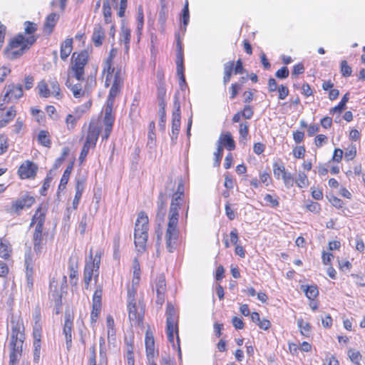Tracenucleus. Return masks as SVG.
I'll use <instances>...</instances> for the list:
<instances>
[{"instance_id":"obj_1","label":"nucleus","mask_w":365,"mask_h":365,"mask_svg":"<svg viewBox=\"0 0 365 365\" xmlns=\"http://www.w3.org/2000/svg\"><path fill=\"white\" fill-rule=\"evenodd\" d=\"M115 54L111 50L102 64V76L105 78V86L109 87V92L120 95L122 93L125 72L121 66H114Z\"/></svg>"},{"instance_id":"obj_2","label":"nucleus","mask_w":365,"mask_h":365,"mask_svg":"<svg viewBox=\"0 0 365 365\" xmlns=\"http://www.w3.org/2000/svg\"><path fill=\"white\" fill-rule=\"evenodd\" d=\"M36 41V38L26 37V35L19 33L9 40L4 55L10 60L16 59L29 50Z\"/></svg>"},{"instance_id":"obj_3","label":"nucleus","mask_w":365,"mask_h":365,"mask_svg":"<svg viewBox=\"0 0 365 365\" xmlns=\"http://www.w3.org/2000/svg\"><path fill=\"white\" fill-rule=\"evenodd\" d=\"M90 61V53L88 50L83 49L72 53L71 63L68 68V76L78 81H83L85 76V68Z\"/></svg>"},{"instance_id":"obj_4","label":"nucleus","mask_w":365,"mask_h":365,"mask_svg":"<svg viewBox=\"0 0 365 365\" xmlns=\"http://www.w3.org/2000/svg\"><path fill=\"white\" fill-rule=\"evenodd\" d=\"M36 89L41 98L53 97L57 100L63 98L60 84L56 77L41 79L38 82Z\"/></svg>"},{"instance_id":"obj_5","label":"nucleus","mask_w":365,"mask_h":365,"mask_svg":"<svg viewBox=\"0 0 365 365\" xmlns=\"http://www.w3.org/2000/svg\"><path fill=\"white\" fill-rule=\"evenodd\" d=\"M166 332L168 339L170 343H174V331L177 335V341L179 343L180 339L178 336V318L176 315V310L171 302L167 303L166 308Z\"/></svg>"},{"instance_id":"obj_6","label":"nucleus","mask_w":365,"mask_h":365,"mask_svg":"<svg viewBox=\"0 0 365 365\" xmlns=\"http://www.w3.org/2000/svg\"><path fill=\"white\" fill-rule=\"evenodd\" d=\"M223 84L227 85L231 80L232 75L242 74L245 71L243 62L241 58L236 61H229L223 65Z\"/></svg>"},{"instance_id":"obj_7","label":"nucleus","mask_w":365,"mask_h":365,"mask_svg":"<svg viewBox=\"0 0 365 365\" xmlns=\"http://www.w3.org/2000/svg\"><path fill=\"white\" fill-rule=\"evenodd\" d=\"M168 228L165 232L166 247L169 252H173L175 249V242L178 237V230L177 225L178 223V217H168Z\"/></svg>"},{"instance_id":"obj_8","label":"nucleus","mask_w":365,"mask_h":365,"mask_svg":"<svg viewBox=\"0 0 365 365\" xmlns=\"http://www.w3.org/2000/svg\"><path fill=\"white\" fill-rule=\"evenodd\" d=\"M101 125L100 116L96 119L93 118L91 120L85 143L92 145V148L96 147L101 130Z\"/></svg>"},{"instance_id":"obj_9","label":"nucleus","mask_w":365,"mask_h":365,"mask_svg":"<svg viewBox=\"0 0 365 365\" xmlns=\"http://www.w3.org/2000/svg\"><path fill=\"white\" fill-rule=\"evenodd\" d=\"M35 201L34 197L30 195L29 192H26L21 194L20 198L12 202L11 210L19 215L23 209L29 208L35 203Z\"/></svg>"},{"instance_id":"obj_10","label":"nucleus","mask_w":365,"mask_h":365,"mask_svg":"<svg viewBox=\"0 0 365 365\" xmlns=\"http://www.w3.org/2000/svg\"><path fill=\"white\" fill-rule=\"evenodd\" d=\"M73 315L69 309L65 311L64 324L63 333L66 337V344L68 350H70L72 346V330L73 327Z\"/></svg>"},{"instance_id":"obj_11","label":"nucleus","mask_w":365,"mask_h":365,"mask_svg":"<svg viewBox=\"0 0 365 365\" xmlns=\"http://www.w3.org/2000/svg\"><path fill=\"white\" fill-rule=\"evenodd\" d=\"M149 220L146 213L141 211L138 213V219L135 225L134 237L145 235L148 236Z\"/></svg>"},{"instance_id":"obj_12","label":"nucleus","mask_w":365,"mask_h":365,"mask_svg":"<svg viewBox=\"0 0 365 365\" xmlns=\"http://www.w3.org/2000/svg\"><path fill=\"white\" fill-rule=\"evenodd\" d=\"M102 13L105 24H110L109 35L112 38H114L115 34V25L113 22L112 9L111 6H110L109 0H103Z\"/></svg>"},{"instance_id":"obj_13","label":"nucleus","mask_w":365,"mask_h":365,"mask_svg":"<svg viewBox=\"0 0 365 365\" xmlns=\"http://www.w3.org/2000/svg\"><path fill=\"white\" fill-rule=\"evenodd\" d=\"M38 170V166L32 161L26 160L22 163L18 170L21 178H34Z\"/></svg>"},{"instance_id":"obj_14","label":"nucleus","mask_w":365,"mask_h":365,"mask_svg":"<svg viewBox=\"0 0 365 365\" xmlns=\"http://www.w3.org/2000/svg\"><path fill=\"white\" fill-rule=\"evenodd\" d=\"M4 96L14 103L23 96L24 91L21 85L11 83L6 88Z\"/></svg>"},{"instance_id":"obj_15","label":"nucleus","mask_w":365,"mask_h":365,"mask_svg":"<svg viewBox=\"0 0 365 365\" xmlns=\"http://www.w3.org/2000/svg\"><path fill=\"white\" fill-rule=\"evenodd\" d=\"M59 14L53 12L46 16L43 25V32L46 35H50L54 30L58 20Z\"/></svg>"},{"instance_id":"obj_16","label":"nucleus","mask_w":365,"mask_h":365,"mask_svg":"<svg viewBox=\"0 0 365 365\" xmlns=\"http://www.w3.org/2000/svg\"><path fill=\"white\" fill-rule=\"evenodd\" d=\"M106 38L105 29L101 24L95 25L91 36V41L96 47H100L103 45Z\"/></svg>"},{"instance_id":"obj_17","label":"nucleus","mask_w":365,"mask_h":365,"mask_svg":"<svg viewBox=\"0 0 365 365\" xmlns=\"http://www.w3.org/2000/svg\"><path fill=\"white\" fill-rule=\"evenodd\" d=\"M166 290L165 277L163 274L158 277L156 282L157 299L156 303L162 305L165 302V292Z\"/></svg>"},{"instance_id":"obj_18","label":"nucleus","mask_w":365,"mask_h":365,"mask_svg":"<svg viewBox=\"0 0 365 365\" xmlns=\"http://www.w3.org/2000/svg\"><path fill=\"white\" fill-rule=\"evenodd\" d=\"M157 88V99L159 106V112L161 114L165 113L166 107V88L165 84L164 85H155Z\"/></svg>"},{"instance_id":"obj_19","label":"nucleus","mask_w":365,"mask_h":365,"mask_svg":"<svg viewBox=\"0 0 365 365\" xmlns=\"http://www.w3.org/2000/svg\"><path fill=\"white\" fill-rule=\"evenodd\" d=\"M128 317L130 321L135 322L136 324H139L142 322L143 319V314L141 312H138L135 299H132L128 302Z\"/></svg>"},{"instance_id":"obj_20","label":"nucleus","mask_w":365,"mask_h":365,"mask_svg":"<svg viewBox=\"0 0 365 365\" xmlns=\"http://www.w3.org/2000/svg\"><path fill=\"white\" fill-rule=\"evenodd\" d=\"M145 344L146 354L148 359L150 360V359H153L155 356V339L153 333L149 330H147L145 333Z\"/></svg>"},{"instance_id":"obj_21","label":"nucleus","mask_w":365,"mask_h":365,"mask_svg":"<svg viewBox=\"0 0 365 365\" xmlns=\"http://www.w3.org/2000/svg\"><path fill=\"white\" fill-rule=\"evenodd\" d=\"M10 354H9V364H17L19 357L22 355L23 344H9Z\"/></svg>"},{"instance_id":"obj_22","label":"nucleus","mask_w":365,"mask_h":365,"mask_svg":"<svg viewBox=\"0 0 365 365\" xmlns=\"http://www.w3.org/2000/svg\"><path fill=\"white\" fill-rule=\"evenodd\" d=\"M73 38H66L61 44L60 57L62 61H66L73 50Z\"/></svg>"},{"instance_id":"obj_23","label":"nucleus","mask_w":365,"mask_h":365,"mask_svg":"<svg viewBox=\"0 0 365 365\" xmlns=\"http://www.w3.org/2000/svg\"><path fill=\"white\" fill-rule=\"evenodd\" d=\"M119 96V94L108 92L106 103L103 108L104 114H113V113L115 112V108L117 107L115 98Z\"/></svg>"},{"instance_id":"obj_24","label":"nucleus","mask_w":365,"mask_h":365,"mask_svg":"<svg viewBox=\"0 0 365 365\" xmlns=\"http://www.w3.org/2000/svg\"><path fill=\"white\" fill-rule=\"evenodd\" d=\"M0 111L5 114H16L17 112L14 103L4 95L0 98Z\"/></svg>"},{"instance_id":"obj_25","label":"nucleus","mask_w":365,"mask_h":365,"mask_svg":"<svg viewBox=\"0 0 365 365\" xmlns=\"http://www.w3.org/2000/svg\"><path fill=\"white\" fill-rule=\"evenodd\" d=\"M85 182H86V180L83 177L76 178V187H75L76 188V194H75V197H74V199L73 201V205L74 208H76L79 203L80 199L82 196V193L84 190Z\"/></svg>"},{"instance_id":"obj_26","label":"nucleus","mask_w":365,"mask_h":365,"mask_svg":"<svg viewBox=\"0 0 365 365\" xmlns=\"http://www.w3.org/2000/svg\"><path fill=\"white\" fill-rule=\"evenodd\" d=\"M182 197L173 194L172 201L170 206L168 217H178L179 218L178 211L180 208V203L179 202Z\"/></svg>"},{"instance_id":"obj_27","label":"nucleus","mask_w":365,"mask_h":365,"mask_svg":"<svg viewBox=\"0 0 365 365\" xmlns=\"http://www.w3.org/2000/svg\"><path fill=\"white\" fill-rule=\"evenodd\" d=\"M131 39V31L129 28L123 26L120 33V42L123 43L126 53L130 49V43Z\"/></svg>"},{"instance_id":"obj_28","label":"nucleus","mask_w":365,"mask_h":365,"mask_svg":"<svg viewBox=\"0 0 365 365\" xmlns=\"http://www.w3.org/2000/svg\"><path fill=\"white\" fill-rule=\"evenodd\" d=\"M115 120V115H105L103 123L105 125L104 134L102 135V140H106L109 138L111 133L113 123Z\"/></svg>"},{"instance_id":"obj_29","label":"nucleus","mask_w":365,"mask_h":365,"mask_svg":"<svg viewBox=\"0 0 365 365\" xmlns=\"http://www.w3.org/2000/svg\"><path fill=\"white\" fill-rule=\"evenodd\" d=\"M219 145L225 146L228 150L231 151L235 148V143L230 133H227L220 138Z\"/></svg>"},{"instance_id":"obj_30","label":"nucleus","mask_w":365,"mask_h":365,"mask_svg":"<svg viewBox=\"0 0 365 365\" xmlns=\"http://www.w3.org/2000/svg\"><path fill=\"white\" fill-rule=\"evenodd\" d=\"M73 164L74 163L71 162L66 168L60 181L58 193H59L61 190H64L66 188V186L69 180L70 175L73 168Z\"/></svg>"},{"instance_id":"obj_31","label":"nucleus","mask_w":365,"mask_h":365,"mask_svg":"<svg viewBox=\"0 0 365 365\" xmlns=\"http://www.w3.org/2000/svg\"><path fill=\"white\" fill-rule=\"evenodd\" d=\"M100 263L101 255H98V254H96L94 259H93L92 255H91L90 260L87 261L85 264L86 267L89 266L90 268H91V269L95 271V272L96 273V276L94 277L96 281L97 280V278L98 277Z\"/></svg>"},{"instance_id":"obj_32","label":"nucleus","mask_w":365,"mask_h":365,"mask_svg":"<svg viewBox=\"0 0 365 365\" xmlns=\"http://www.w3.org/2000/svg\"><path fill=\"white\" fill-rule=\"evenodd\" d=\"M37 24L29 21H26L24 22V32L23 34L26 35V37L33 36L34 38H36L35 33L37 31Z\"/></svg>"},{"instance_id":"obj_33","label":"nucleus","mask_w":365,"mask_h":365,"mask_svg":"<svg viewBox=\"0 0 365 365\" xmlns=\"http://www.w3.org/2000/svg\"><path fill=\"white\" fill-rule=\"evenodd\" d=\"M34 324L33 327V336H41L42 327L40 323L41 321V313L39 310H36L35 314L34 315Z\"/></svg>"},{"instance_id":"obj_34","label":"nucleus","mask_w":365,"mask_h":365,"mask_svg":"<svg viewBox=\"0 0 365 365\" xmlns=\"http://www.w3.org/2000/svg\"><path fill=\"white\" fill-rule=\"evenodd\" d=\"M110 3L112 2L114 4V7L118 9V16L120 18H123L125 16V11L128 7V0H120V3L118 5V0H109Z\"/></svg>"},{"instance_id":"obj_35","label":"nucleus","mask_w":365,"mask_h":365,"mask_svg":"<svg viewBox=\"0 0 365 365\" xmlns=\"http://www.w3.org/2000/svg\"><path fill=\"white\" fill-rule=\"evenodd\" d=\"M246 78L242 77L241 78V83H233L231 84L230 87L229 88V92H230V98L234 99L237 96L239 91L242 89V84L245 81Z\"/></svg>"},{"instance_id":"obj_36","label":"nucleus","mask_w":365,"mask_h":365,"mask_svg":"<svg viewBox=\"0 0 365 365\" xmlns=\"http://www.w3.org/2000/svg\"><path fill=\"white\" fill-rule=\"evenodd\" d=\"M37 140L41 145L45 147L50 148L51 145L49 133L46 130H41L37 136Z\"/></svg>"},{"instance_id":"obj_37","label":"nucleus","mask_w":365,"mask_h":365,"mask_svg":"<svg viewBox=\"0 0 365 365\" xmlns=\"http://www.w3.org/2000/svg\"><path fill=\"white\" fill-rule=\"evenodd\" d=\"M180 128V115H174L172 120V140H175L178 138V132Z\"/></svg>"},{"instance_id":"obj_38","label":"nucleus","mask_w":365,"mask_h":365,"mask_svg":"<svg viewBox=\"0 0 365 365\" xmlns=\"http://www.w3.org/2000/svg\"><path fill=\"white\" fill-rule=\"evenodd\" d=\"M34 337V361L38 363L40 359L41 339V336H33Z\"/></svg>"},{"instance_id":"obj_39","label":"nucleus","mask_w":365,"mask_h":365,"mask_svg":"<svg viewBox=\"0 0 365 365\" xmlns=\"http://www.w3.org/2000/svg\"><path fill=\"white\" fill-rule=\"evenodd\" d=\"M148 236L143 235L141 237H136L135 238V245L138 247V252H144L146 248V242L148 241Z\"/></svg>"},{"instance_id":"obj_40","label":"nucleus","mask_w":365,"mask_h":365,"mask_svg":"<svg viewBox=\"0 0 365 365\" xmlns=\"http://www.w3.org/2000/svg\"><path fill=\"white\" fill-rule=\"evenodd\" d=\"M340 72L341 76L345 78H348L352 74V68L349 65L347 61L342 60L340 63Z\"/></svg>"},{"instance_id":"obj_41","label":"nucleus","mask_w":365,"mask_h":365,"mask_svg":"<svg viewBox=\"0 0 365 365\" xmlns=\"http://www.w3.org/2000/svg\"><path fill=\"white\" fill-rule=\"evenodd\" d=\"M307 297L309 299H314L319 294L318 288L316 285L307 286L304 289Z\"/></svg>"},{"instance_id":"obj_42","label":"nucleus","mask_w":365,"mask_h":365,"mask_svg":"<svg viewBox=\"0 0 365 365\" xmlns=\"http://www.w3.org/2000/svg\"><path fill=\"white\" fill-rule=\"evenodd\" d=\"M297 324L300 329L301 334L305 336H308L311 329L310 324L308 322H304L303 319H299L297 320Z\"/></svg>"},{"instance_id":"obj_43","label":"nucleus","mask_w":365,"mask_h":365,"mask_svg":"<svg viewBox=\"0 0 365 365\" xmlns=\"http://www.w3.org/2000/svg\"><path fill=\"white\" fill-rule=\"evenodd\" d=\"M189 21H190L189 6H188V1L186 0L185 4L182 11V24H183L185 30L186 29V27L189 23Z\"/></svg>"},{"instance_id":"obj_44","label":"nucleus","mask_w":365,"mask_h":365,"mask_svg":"<svg viewBox=\"0 0 365 365\" xmlns=\"http://www.w3.org/2000/svg\"><path fill=\"white\" fill-rule=\"evenodd\" d=\"M96 273L95 272V271L91 269V268H90L89 266L86 267L85 265V267H84V282H85L86 289L88 288L89 284H90V282L92 279V277H93V274L96 275Z\"/></svg>"},{"instance_id":"obj_45","label":"nucleus","mask_w":365,"mask_h":365,"mask_svg":"<svg viewBox=\"0 0 365 365\" xmlns=\"http://www.w3.org/2000/svg\"><path fill=\"white\" fill-rule=\"evenodd\" d=\"M167 194L160 192L157 201V209L167 210Z\"/></svg>"},{"instance_id":"obj_46","label":"nucleus","mask_w":365,"mask_h":365,"mask_svg":"<svg viewBox=\"0 0 365 365\" xmlns=\"http://www.w3.org/2000/svg\"><path fill=\"white\" fill-rule=\"evenodd\" d=\"M25 267H26V277H33L34 275V269L31 267L32 264V258L29 254L26 255L25 256Z\"/></svg>"},{"instance_id":"obj_47","label":"nucleus","mask_w":365,"mask_h":365,"mask_svg":"<svg viewBox=\"0 0 365 365\" xmlns=\"http://www.w3.org/2000/svg\"><path fill=\"white\" fill-rule=\"evenodd\" d=\"M273 173L274 177H276L277 179H279L280 175H283L284 173H286L283 163L281 162L280 165L277 162L274 163Z\"/></svg>"},{"instance_id":"obj_48","label":"nucleus","mask_w":365,"mask_h":365,"mask_svg":"<svg viewBox=\"0 0 365 365\" xmlns=\"http://www.w3.org/2000/svg\"><path fill=\"white\" fill-rule=\"evenodd\" d=\"M47 209L45 207L43 209L42 205H41L36 210L35 214L31 218V222L30 223V227H33L35 224H37L39 222L40 214L45 213L46 215Z\"/></svg>"},{"instance_id":"obj_49","label":"nucleus","mask_w":365,"mask_h":365,"mask_svg":"<svg viewBox=\"0 0 365 365\" xmlns=\"http://www.w3.org/2000/svg\"><path fill=\"white\" fill-rule=\"evenodd\" d=\"M166 212L167 210L157 209L155 220L156 225H162L164 223Z\"/></svg>"},{"instance_id":"obj_50","label":"nucleus","mask_w":365,"mask_h":365,"mask_svg":"<svg viewBox=\"0 0 365 365\" xmlns=\"http://www.w3.org/2000/svg\"><path fill=\"white\" fill-rule=\"evenodd\" d=\"M101 296H102V289L101 288H98L96 289L93 297V305L95 307H101Z\"/></svg>"},{"instance_id":"obj_51","label":"nucleus","mask_w":365,"mask_h":365,"mask_svg":"<svg viewBox=\"0 0 365 365\" xmlns=\"http://www.w3.org/2000/svg\"><path fill=\"white\" fill-rule=\"evenodd\" d=\"M296 183L298 187H303L306 186L308 183V178L305 173L300 172L298 174V178L296 180Z\"/></svg>"},{"instance_id":"obj_52","label":"nucleus","mask_w":365,"mask_h":365,"mask_svg":"<svg viewBox=\"0 0 365 365\" xmlns=\"http://www.w3.org/2000/svg\"><path fill=\"white\" fill-rule=\"evenodd\" d=\"M215 159L214 162L215 166H220V162L223 155V148L221 145H219L217 148L216 152L214 153Z\"/></svg>"},{"instance_id":"obj_53","label":"nucleus","mask_w":365,"mask_h":365,"mask_svg":"<svg viewBox=\"0 0 365 365\" xmlns=\"http://www.w3.org/2000/svg\"><path fill=\"white\" fill-rule=\"evenodd\" d=\"M349 357L354 364H359L361 359V355L359 351L350 349L348 352Z\"/></svg>"},{"instance_id":"obj_54","label":"nucleus","mask_w":365,"mask_h":365,"mask_svg":"<svg viewBox=\"0 0 365 365\" xmlns=\"http://www.w3.org/2000/svg\"><path fill=\"white\" fill-rule=\"evenodd\" d=\"M305 71L304 64L302 63H298L293 66L292 75L294 77H297L299 74H302Z\"/></svg>"},{"instance_id":"obj_55","label":"nucleus","mask_w":365,"mask_h":365,"mask_svg":"<svg viewBox=\"0 0 365 365\" xmlns=\"http://www.w3.org/2000/svg\"><path fill=\"white\" fill-rule=\"evenodd\" d=\"M71 90L75 98H81L84 96L85 92L82 90V88L79 84L72 86Z\"/></svg>"},{"instance_id":"obj_56","label":"nucleus","mask_w":365,"mask_h":365,"mask_svg":"<svg viewBox=\"0 0 365 365\" xmlns=\"http://www.w3.org/2000/svg\"><path fill=\"white\" fill-rule=\"evenodd\" d=\"M329 201L331 203V205L335 207L336 208H341L343 207L344 202L343 201L338 198L337 197L334 195H331V197L327 196Z\"/></svg>"},{"instance_id":"obj_57","label":"nucleus","mask_w":365,"mask_h":365,"mask_svg":"<svg viewBox=\"0 0 365 365\" xmlns=\"http://www.w3.org/2000/svg\"><path fill=\"white\" fill-rule=\"evenodd\" d=\"M277 90L278 92V98L280 100L285 99L289 95V89L285 86L281 85L280 86L278 87Z\"/></svg>"},{"instance_id":"obj_58","label":"nucleus","mask_w":365,"mask_h":365,"mask_svg":"<svg viewBox=\"0 0 365 365\" xmlns=\"http://www.w3.org/2000/svg\"><path fill=\"white\" fill-rule=\"evenodd\" d=\"M157 83L155 85H164L165 84V73L163 68H159L156 71Z\"/></svg>"},{"instance_id":"obj_59","label":"nucleus","mask_w":365,"mask_h":365,"mask_svg":"<svg viewBox=\"0 0 365 365\" xmlns=\"http://www.w3.org/2000/svg\"><path fill=\"white\" fill-rule=\"evenodd\" d=\"M282 179L287 188H289L294 185V178L289 173H285L282 175Z\"/></svg>"},{"instance_id":"obj_60","label":"nucleus","mask_w":365,"mask_h":365,"mask_svg":"<svg viewBox=\"0 0 365 365\" xmlns=\"http://www.w3.org/2000/svg\"><path fill=\"white\" fill-rule=\"evenodd\" d=\"M8 148L7 138L4 134H0V155L4 153Z\"/></svg>"},{"instance_id":"obj_61","label":"nucleus","mask_w":365,"mask_h":365,"mask_svg":"<svg viewBox=\"0 0 365 365\" xmlns=\"http://www.w3.org/2000/svg\"><path fill=\"white\" fill-rule=\"evenodd\" d=\"M289 73V69L287 66H283L280 69L277 70L275 73V76L278 78H286L288 77Z\"/></svg>"},{"instance_id":"obj_62","label":"nucleus","mask_w":365,"mask_h":365,"mask_svg":"<svg viewBox=\"0 0 365 365\" xmlns=\"http://www.w3.org/2000/svg\"><path fill=\"white\" fill-rule=\"evenodd\" d=\"M80 115L76 117V115H67V118L66 119V123H67L68 128L69 130L73 129L77 122V120L79 119Z\"/></svg>"},{"instance_id":"obj_63","label":"nucleus","mask_w":365,"mask_h":365,"mask_svg":"<svg viewBox=\"0 0 365 365\" xmlns=\"http://www.w3.org/2000/svg\"><path fill=\"white\" fill-rule=\"evenodd\" d=\"M147 147L150 150H153L155 147V133L154 132H148Z\"/></svg>"},{"instance_id":"obj_64","label":"nucleus","mask_w":365,"mask_h":365,"mask_svg":"<svg viewBox=\"0 0 365 365\" xmlns=\"http://www.w3.org/2000/svg\"><path fill=\"white\" fill-rule=\"evenodd\" d=\"M302 94L305 97H309L313 96L314 91L311 86L307 83H304L302 86Z\"/></svg>"}]
</instances>
